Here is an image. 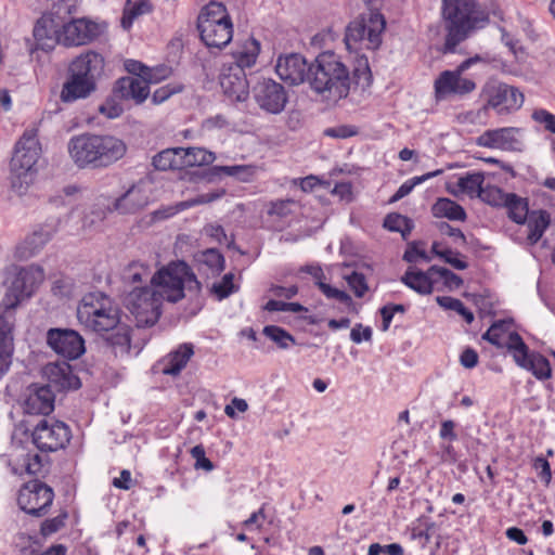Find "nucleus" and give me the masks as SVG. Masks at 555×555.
I'll return each instance as SVG.
<instances>
[{
  "instance_id": "obj_20",
  "label": "nucleus",
  "mask_w": 555,
  "mask_h": 555,
  "mask_svg": "<svg viewBox=\"0 0 555 555\" xmlns=\"http://www.w3.org/2000/svg\"><path fill=\"white\" fill-rule=\"evenodd\" d=\"M308 67L309 65L302 55L292 53L279 57L275 72L283 81L297 86L305 81L308 82Z\"/></svg>"
},
{
  "instance_id": "obj_25",
  "label": "nucleus",
  "mask_w": 555,
  "mask_h": 555,
  "mask_svg": "<svg viewBox=\"0 0 555 555\" xmlns=\"http://www.w3.org/2000/svg\"><path fill=\"white\" fill-rule=\"evenodd\" d=\"M201 40L209 49L221 50L228 46L233 37V24L230 22H221L215 25L208 24L205 27L197 28Z\"/></svg>"
},
{
  "instance_id": "obj_23",
  "label": "nucleus",
  "mask_w": 555,
  "mask_h": 555,
  "mask_svg": "<svg viewBox=\"0 0 555 555\" xmlns=\"http://www.w3.org/2000/svg\"><path fill=\"white\" fill-rule=\"evenodd\" d=\"M48 379L46 386L57 390L78 389L81 386L80 379L73 373L72 366L66 361L48 363L43 369Z\"/></svg>"
},
{
  "instance_id": "obj_64",
  "label": "nucleus",
  "mask_w": 555,
  "mask_h": 555,
  "mask_svg": "<svg viewBox=\"0 0 555 555\" xmlns=\"http://www.w3.org/2000/svg\"><path fill=\"white\" fill-rule=\"evenodd\" d=\"M380 553H386L388 555H403V547L398 543H391L385 546L377 543L370 545L369 555H378Z\"/></svg>"
},
{
  "instance_id": "obj_5",
  "label": "nucleus",
  "mask_w": 555,
  "mask_h": 555,
  "mask_svg": "<svg viewBox=\"0 0 555 555\" xmlns=\"http://www.w3.org/2000/svg\"><path fill=\"white\" fill-rule=\"evenodd\" d=\"M441 14L447 31L442 52L454 53L457 46L488 21L475 0H442Z\"/></svg>"
},
{
  "instance_id": "obj_39",
  "label": "nucleus",
  "mask_w": 555,
  "mask_h": 555,
  "mask_svg": "<svg viewBox=\"0 0 555 555\" xmlns=\"http://www.w3.org/2000/svg\"><path fill=\"white\" fill-rule=\"evenodd\" d=\"M214 176L225 175L235 177L242 182H248L255 175V167L250 165L215 166L211 168Z\"/></svg>"
},
{
  "instance_id": "obj_62",
  "label": "nucleus",
  "mask_w": 555,
  "mask_h": 555,
  "mask_svg": "<svg viewBox=\"0 0 555 555\" xmlns=\"http://www.w3.org/2000/svg\"><path fill=\"white\" fill-rule=\"evenodd\" d=\"M373 331L370 326H363L362 324H356L350 332V339L354 344H361L363 340H372Z\"/></svg>"
},
{
  "instance_id": "obj_38",
  "label": "nucleus",
  "mask_w": 555,
  "mask_h": 555,
  "mask_svg": "<svg viewBox=\"0 0 555 555\" xmlns=\"http://www.w3.org/2000/svg\"><path fill=\"white\" fill-rule=\"evenodd\" d=\"M383 225L388 231L401 233L404 240L411 234L414 227L410 218L397 212L388 214L384 219Z\"/></svg>"
},
{
  "instance_id": "obj_51",
  "label": "nucleus",
  "mask_w": 555,
  "mask_h": 555,
  "mask_svg": "<svg viewBox=\"0 0 555 555\" xmlns=\"http://www.w3.org/2000/svg\"><path fill=\"white\" fill-rule=\"evenodd\" d=\"M67 512H62L53 518L46 519L40 527V533L43 538L50 537L53 533L60 531L65 526L67 519Z\"/></svg>"
},
{
  "instance_id": "obj_60",
  "label": "nucleus",
  "mask_w": 555,
  "mask_h": 555,
  "mask_svg": "<svg viewBox=\"0 0 555 555\" xmlns=\"http://www.w3.org/2000/svg\"><path fill=\"white\" fill-rule=\"evenodd\" d=\"M324 134L335 139H347L358 134V129L354 126L340 125L325 129Z\"/></svg>"
},
{
  "instance_id": "obj_21",
  "label": "nucleus",
  "mask_w": 555,
  "mask_h": 555,
  "mask_svg": "<svg viewBox=\"0 0 555 555\" xmlns=\"http://www.w3.org/2000/svg\"><path fill=\"white\" fill-rule=\"evenodd\" d=\"M55 395L50 386L34 383L28 386L24 400V411L27 414L48 415L54 410Z\"/></svg>"
},
{
  "instance_id": "obj_7",
  "label": "nucleus",
  "mask_w": 555,
  "mask_h": 555,
  "mask_svg": "<svg viewBox=\"0 0 555 555\" xmlns=\"http://www.w3.org/2000/svg\"><path fill=\"white\" fill-rule=\"evenodd\" d=\"M81 325L96 333H108L120 321L119 309L101 292L86 294L77 308Z\"/></svg>"
},
{
  "instance_id": "obj_48",
  "label": "nucleus",
  "mask_w": 555,
  "mask_h": 555,
  "mask_svg": "<svg viewBox=\"0 0 555 555\" xmlns=\"http://www.w3.org/2000/svg\"><path fill=\"white\" fill-rule=\"evenodd\" d=\"M319 289L327 299L336 300L347 307L353 306L351 296L345 291L338 289L325 282L319 283Z\"/></svg>"
},
{
  "instance_id": "obj_9",
  "label": "nucleus",
  "mask_w": 555,
  "mask_h": 555,
  "mask_svg": "<svg viewBox=\"0 0 555 555\" xmlns=\"http://www.w3.org/2000/svg\"><path fill=\"white\" fill-rule=\"evenodd\" d=\"M73 10L75 5L69 0H61L53 5L51 12L37 20L33 30L35 44L29 49L31 53L36 50L50 52L60 43L61 24L65 14H72Z\"/></svg>"
},
{
  "instance_id": "obj_18",
  "label": "nucleus",
  "mask_w": 555,
  "mask_h": 555,
  "mask_svg": "<svg viewBox=\"0 0 555 555\" xmlns=\"http://www.w3.org/2000/svg\"><path fill=\"white\" fill-rule=\"evenodd\" d=\"M47 344L55 353L67 360L78 359L86 351L83 338L70 328H50L47 332Z\"/></svg>"
},
{
  "instance_id": "obj_15",
  "label": "nucleus",
  "mask_w": 555,
  "mask_h": 555,
  "mask_svg": "<svg viewBox=\"0 0 555 555\" xmlns=\"http://www.w3.org/2000/svg\"><path fill=\"white\" fill-rule=\"evenodd\" d=\"M54 500V491L47 483L34 479L25 483L17 496V503L22 511L35 517H42L48 512Z\"/></svg>"
},
{
  "instance_id": "obj_22",
  "label": "nucleus",
  "mask_w": 555,
  "mask_h": 555,
  "mask_svg": "<svg viewBox=\"0 0 555 555\" xmlns=\"http://www.w3.org/2000/svg\"><path fill=\"white\" fill-rule=\"evenodd\" d=\"M220 86L231 100L243 102L248 96L246 73L238 66H223L220 74Z\"/></svg>"
},
{
  "instance_id": "obj_14",
  "label": "nucleus",
  "mask_w": 555,
  "mask_h": 555,
  "mask_svg": "<svg viewBox=\"0 0 555 555\" xmlns=\"http://www.w3.org/2000/svg\"><path fill=\"white\" fill-rule=\"evenodd\" d=\"M30 437L41 452H54L69 443L72 431L64 422L42 418L35 426Z\"/></svg>"
},
{
  "instance_id": "obj_53",
  "label": "nucleus",
  "mask_w": 555,
  "mask_h": 555,
  "mask_svg": "<svg viewBox=\"0 0 555 555\" xmlns=\"http://www.w3.org/2000/svg\"><path fill=\"white\" fill-rule=\"evenodd\" d=\"M255 49L251 51H241L235 55V62L229 64L228 66H238L243 72L245 68H250L255 65L259 47L258 42L254 41Z\"/></svg>"
},
{
  "instance_id": "obj_8",
  "label": "nucleus",
  "mask_w": 555,
  "mask_h": 555,
  "mask_svg": "<svg viewBox=\"0 0 555 555\" xmlns=\"http://www.w3.org/2000/svg\"><path fill=\"white\" fill-rule=\"evenodd\" d=\"M43 280V271L40 268H21L16 270L9 281L8 291L0 304V320L10 317L12 323L15 321L14 310L24 297H30L37 286Z\"/></svg>"
},
{
  "instance_id": "obj_2",
  "label": "nucleus",
  "mask_w": 555,
  "mask_h": 555,
  "mask_svg": "<svg viewBox=\"0 0 555 555\" xmlns=\"http://www.w3.org/2000/svg\"><path fill=\"white\" fill-rule=\"evenodd\" d=\"M372 79L365 56H360L351 70L338 54L325 51L308 67L310 88L324 101L333 104L348 96L352 83L364 89L371 86Z\"/></svg>"
},
{
  "instance_id": "obj_50",
  "label": "nucleus",
  "mask_w": 555,
  "mask_h": 555,
  "mask_svg": "<svg viewBox=\"0 0 555 555\" xmlns=\"http://www.w3.org/2000/svg\"><path fill=\"white\" fill-rule=\"evenodd\" d=\"M509 193H504L498 186H487L483 188L479 197L487 204L491 206H503L505 205V199L507 198Z\"/></svg>"
},
{
  "instance_id": "obj_31",
  "label": "nucleus",
  "mask_w": 555,
  "mask_h": 555,
  "mask_svg": "<svg viewBox=\"0 0 555 555\" xmlns=\"http://www.w3.org/2000/svg\"><path fill=\"white\" fill-rule=\"evenodd\" d=\"M431 212L436 218H447L452 221H465L467 218L465 209L447 197L438 198L431 207Z\"/></svg>"
},
{
  "instance_id": "obj_40",
  "label": "nucleus",
  "mask_w": 555,
  "mask_h": 555,
  "mask_svg": "<svg viewBox=\"0 0 555 555\" xmlns=\"http://www.w3.org/2000/svg\"><path fill=\"white\" fill-rule=\"evenodd\" d=\"M442 172H443L442 169H437L435 171L427 172L423 176L413 177V178L406 180L404 183H402L399 186V189L396 191V193L390 197L389 203L392 204V203L400 201L401 198L408 196L416 185L427 181L428 179L437 177V176L441 175Z\"/></svg>"
},
{
  "instance_id": "obj_10",
  "label": "nucleus",
  "mask_w": 555,
  "mask_h": 555,
  "mask_svg": "<svg viewBox=\"0 0 555 555\" xmlns=\"http://www.w3.org/2000/svg\"><path fill=\"white\" fill-rule=\"evenodd\" d=\"M386 21L379 12H370L369 16H361L349 23L346 29L345 43L348 50L360 48L377 49L382 43V34Z\"/></svg>"
},
{
  "instance_id": "obj_33",
  "label": "nucleus",
  "mask_w": 555,
  "mask_h": 555,
  "mask_svg": "<svg viewBox=\"0 0 555 555\" xmlns=\"http://www.w3.org/2000/svg\"><path fill=\"white\" fill-rule=\"evenodd\" d=\"M182 169L188 167H202L214 163L216 156L202 147H180Z\"/></svg>"
},
{
  "instance_id": "obj_30",
  "label": "nucleus",
  "mask_w": 555,
  "mask_h": 555,
  "mask_svg": "<svg viewBox=\"0 0 555 555\" xmlns=\"http://www.w3.org/2000/svg\"><path fill=\"white\" fill-rule=\"evenodd\" d=\"M232 21L227 8L223 3L217 1H210L205 7L202 8L198 16H197V28L205 27V25L218 24L221 22H230Z\"/></svg>"
},
{
  "instance_id": "obj_56",
  "label": "nucleus",
  "mask_w": 555,
  "mask_h": 555,
  "mask_svg": "<svg viewBox=\"0 0 555 555\" xmlns=\"http://www.w3.org/2000/svg\"><path fill=\"white\" fill-rule=\"evenodd\" d=\"M191 455L196 461L195 468H202L206 472L214 469L212 462L206 457L205 449L202 444H197L191 449Z\"/></svg>"
},
{
  "instance_id": "obj_32",
  "label": "nucleus",
  "mask_w": 555,
  "mask_h": 555,
  "mask_svg": "<svg viewBox=\"0 0 555 555\" xmlns=\"http://www.w3.org/2000/svg\"><path fill=\"white\" fill-rule=\"evenodd\" d=\"M152 166L155 170H182L180 147L165 149L152 158Z\"/></svg>"
},
{
  "instance_id": "obj_41",
  "label": "nucleus",
  "mask_w": 555,
  "mask_h": 555,
  "mask_svg": "<svg viewBox=\"0 0 555 555\" xmlns=\"http://www.w3.org/2000/svg\"><path fill=\"white\" fill-rule=\"evenodd\" d=\"M59 218L49 219L39 230L27 236V244L31 245L36 240L39 238L37 248H42L59 231Z\"/></svg>"
},
{
  "instance_id": "obj_43",
  "label": "nucleus",
  "mask_w": 555,
  "mask_h": 555,
  "mask_svg": "<svg viewBox=\"0 0 555 555\" xmlns=\"http://www.w3.org/2000/svg\"><path fill=\"white\" fill-rule=\"evenodd\" d=\"M150 269L147 266L140 262L130 263L122 273V280L125 283L138 286L142 282L150 281Z\"/></svg>"
},
{
  "instance_id": "obj_17",
  "label": "nucleus",
  "mask_w": 555,
  "mask_h": 555,
  "mask_svg": "<svg viewBox=\"0 0 555 555\" xmlns=\"http://www.w3.org/2000/svg\"><path fill=\"white\" fill-rule=\"evenodd\" d=\"M254 99L267 113L280 114L284 111L288 96L285 88L271 78H262L253 88Z\"/></svg>"
},
{
  "instance_id": "obj_58",
  "label": "nucleus",
  "mask_w": 555,
  "mask_h": 555,
  "mask_svg": "<svg viewBox=\"0 0 555 555\" xmlns=\"http://www.w3.org/2000/svg\"><path fill=\"white\" fill-rule=\"evenodd\" d=\"M532 119L544 126L545 130L555 134V115L546 109H535Z\"/></svg>"
},
{
  "instance_id": "obj_52",
  "label": "nucleus",
  "mask_w": 555,
  "mask_h": 555,
  "mask_svg": "<svg viewBox=\"0 0 555 555\" xmlns=\"http://www.w3.org/2000/svg\"><path fill=\"white\" fill-rule=\"evenodd\" d=\"M346 282L352 289L358 298H362L369 289L365 275L363 273L353 271L351 274L345 276Z\"/></svg>"
},
{
  "instance_id": "obj_12",
  "label": "nucleus",
  "mask_w": 555,
  "mask_h": 555,
  "mask_svg": "<svg viewBox=\"0 0 555 555\" xmlns=\"http://www.w3.org/2000/svg\"><path fill=\"white\" fill-rule=\"evenodd\" d=\"M482 61L475 55L463 61L454 70H444L435 80V94L438 100H443L451 94L465 95L476 89V83L463 77V74L473 65Z\"/></svg>"
},
{
  "instance_id": "obj_55",
  "label": "nucleus",
  "mask_w": 555,
  "mask_h": 555,
  "mask_svg": "<svg viewBox=\"0 0 555 555\" xmlns=\"http://www.w3.org/2000/svg\"><path fill=\"white\" fill-rule=\"evenodd\" d=\"M437 228L441 234L453 237L455 244H460L463 246L467 244L466 236L461 229L453 228L446 221L438 222Z\"/></svg>"
},
{
  "instance_id": "obj_16",
  "label": "nucleus",
  "mask_w": 555,
  "mask_h": 555,
  "mask_svg": "<svg viewBox=\"0 0 555 555\" xmlns=\"http://www.w3.org/2000/svg\"><path fill=\"white\" fill-rule=\"evenodd\" d=\"M72 14H65L59 35L60 43L65 47H78L88 44L100 35L96 23L86 17L75 18Z\"/></svg>"
},
{
  "instance_id": "obj_13",
  "label": "nucleus",
  "mask_w": 555,
  "mask_h": 555,
  "mask_svg": "<svg viewBox=\"0 0 555 555\" xmlns=\"http://www.w3.org/2000/svg\"><path fill=\"white\" fill-rule=\"evenodd\" d=\"M506 348L519 367L531 372L538 379L551 377L548 360L538 352L530 351L517 332L508 334Z\"/></svg>"
},
{
  "instance_id": "obj_37",
  "label": "nucleus",
  "mask_w": 555,
  "mask_h": 555,
  "mask_svg": "<svg viewBox=\"0 0 555 555\" xmlns=\"http://www.w3.org/2000/svg\"><path fill=\"white\" fill-rule=\"evenodd\" d=\"M504 207L507 209L508 217L519 224H524L530 215L527 199L515 193L508 194Z\"/></svg>"
},
{
  "instance_id": "obj_44",
  "label": "nucleus",
  "mask_w": 555,
  "mask_h": 555,
  "mask_svg": "<svg viewBox=\"0 0 555 555\" xmlns=\"http://www.w3.org/2000/svg\"><path fill=\"white\" fill-rule=\"evenodd\" d=\"M485 181V176L482 172H473L467 173L464 177H461L457 181V186L462 192L468 195H480L483 190L482 184Z\"/></svg>"
},
{
  "instance_id": "obj_26",
  "label": "nucleus",
  "mask_w": 555,
  "mask_h": 555,
  "mask_svg": "<svg viewBox=\"0 0 555 555\" xmlns=\"http://www.w3.org/2000/svg\"><path fill=\"white\" fill-rule=\"evenodd\" d=\"M145 183L140 181L132 184L122 195L116 198L114 208L121 214H133L149 203V196L145 193Z\"/></svg>"
},
{
  "instance_id": "obj_47",
  "label": "nucleus",
  "mask_w": 555,
  "mask_h": 555,
  "mask_svg": "<svg viewBox=\"0 0 555 555\" xmlns=\"http://www.w3.org/2000/svg\"><path fill=\"white\" fill-rule=\"evenodd\" d=\"M201 262L207 266L212 273H220L224 269V257L216 248H209L202 253Z\"/></svg>"
},
{
  "instance_id": "obj_27",
  "label": "nucleus",
  "mask_w": 555,
  "mask_h": 555,
  "mask_svg": "<svg viewBox=\"0 0 555 555\" xmlns=\"http://www.w3.org/2000/svg\"><path fill=\"white\" fill-rule=\"evenodd\" d=\"M14 323L10 317L7 320H0V377L8 373L14 351L13 331Z\"/></svg>"
},
{
  "instance_id": "obj_63",
  "label": "nucleus",
  "mask_w": 555,
  "mask_h": 555,
  "mask_svg": "<svg viewBox=\"0 0 555 555\" xmlns=\"http://www.w3.org/2000/svg\"><path fill=\"white\" fill-rule=\"evenodd\" d=\"M456 423L452 420H444L440 424L439 437L443 441L454 442L457 440L455 433Z\"/></svg>"
},
{
  "instance_id": "obj_46",
  "label": "nucleus",
  "mask_w": 555,
  "mask_h": 555,
  "mask_svg": "<svg viewBox=\"0 0 555 555\" xmlns=\"http://www.w3.org/2000/svg\"><path fill=\"white\" fill-rule=\"evenodd\" d=\"M263 334L282 349H287L295 344V338L287 331L276 325L264 326Z\"/></svg>"
},
{
  "instance_id": "obj_49",
  "label": "nucleus",
  "mask_w": 555,
  "mask_h": 555,
  "mask_svg": "<svg viewBox=\"0 0 555 555\" xmlns=\"http://www.w3.org/2000/svg\"><path fill=\"white\" fill-rule=\"evenodd\" d=\"M234 274L227 273L223 275L220 282L214 283L211 286V293L216 295L219 300H222L229 297L232 293H234L237 288L233 283Z\"/></svg>"
},
{
  "instance_id": "obj_34",
  "label": "nucleus",
  "mask_w": 555,
  "mask_h": 555,
  "mask_svg": "<svg viewBox=\"0 0 555 555\" xmlns=\"http://www.w3.org/2000/svg\"><path fill=\"white\" fill-rule=\"evenodd\" d=\"M224 194H225V191L223 189L217 190L214 192L204 193V194H198L197 196H195L191 199L179 203L176 207H170L164 211H157V214H162L163 218H168V217L173 216L176 212H178L180 210L217 201V199L221 198Z\"/></svg>"
},
{
  "instance_id": "obj_54",
  "label": "nucleus",
  "mask_w": 555,
  "mask_h": 555,
  "mask_svg": "<svg viewBox=\"0 0 555 555\" xmlns=\"http://www.w3.org/2000/svg\"><path fill=\"white\" fill-rule=\"evenodd\" d=\"M429 273H436V276L442 279L448 287L459 288L463 284V280L460 275L443 267L431 266Z\"/></svg>"
},
{
  "instance_id": "obj_28",
  "label": "nucleus",
  "mask_w": 555,
  "mask_h": 555,
  "mask_svg": "<svg viewBox=\"0 0 555 555\" xmlns=\"http://www.w3.org/2000/svg\"><path fill=\"white\" fill-rule=\"evenodd\" d=\"M435 276L436 273H429V269L426 272L409 269L401 282L421 295H429L434 289Z\"/></svg>"
},
{
  "instance_id": "obj_4",
  "label": "nucleus",
  "mask_w": 555,
  "mask_h": 555,
  "mask_svg": "<svg viewBox=\"0 0 555 555\" xmlns=\"http://www.w3.org/2000/svg\"><path fill=\"white\" fill-rule=\"evenodd\" d=\"M104 66L103 55L93 50L76 56L68 65L60 100L63 103H74L89 98L98 89V80L103 75Z\"/></svg>"
},
{
  "instance_id": "obj_24",
  "label": "nucleus",
  "mask_w": 555,
  "mask_h": 555,
  "mask_svg": "<svg viewBox=\"0 0 555 555\" xmlns=\"http://www.w3.org/2000/svg\"><path fill=\"white\" fill-rule=\"evenodd\" d=\"M113 93L120 101H132L135 105H140L150 95V87L146 81L126 76L116 80Z\"/></svg>"
},
{
  "instance_id": "obj_29",
  "label": "nucleus",
  "mask_w": 555,
  "mask_h": 555,
  "mask_svg": "<svg viewBox=\"0 0 555 555\" xmlns=\"http://www.w3.org/2000/svg\"><path fill=\"white\" fill-rule=\"evenodd\" d=\"M194 354L192 344H182L175 351L170 352L164 361L165 366L163 373L166 375H178L188 364L191 357Z\"/></svg>"
},
{
  "instance_id": "obj_6",
  "label": "nucleus",
  "mask_w": 555,
  "mask_h": 555,
  "mask_svg": "<svg viewBox=\"0 0 555 555\" xmlns=\"http://www.w3.org/2000/svg\"><path fill=\"white\" fill-rule=\"evenodd\" d=\"M40 153L41 146L37 139V130H25L15 144L14 154L10 163L11 186L17 193L22 194L33 183Z\"/></svg>"
},
{
  "instance_id": "obj_19",
  "label": "nucleus",
  "mask_w": 555,
  "mask_h": 555,
  "mask_svg": "<svg viewBox=\"0 0 555 555\" xmlns=\"http://www.w3.org/2000/svg\"><path fill=\"white\" fill-rule=\"evenodd\" d=\"M520 131L519 128L515 127L487 130L478 138V144L503 151H521L524 144L519 138Z\"/></svg>"
},
{
  "instance_id": "obj_61",
  "label": "nucleus",
  "mask_w": 555,
  "mask_h": 555,
  "mask_svg": "<svg viewBox=\"0 0 555 555\" xmlns=\"http://www.w3.org/2000/svg\"><path fill=\"white\" fill-rule=\"evenodd\" d=\"M459 253L453 251L450 248H443V254H439V258L443 259L444 262L449 263L456 270H465L468 263L459 258Z\"/></svg>"
},
{
  "instance_id": "obj_42",
  "label": "nucleus",
  "mask_w": 555,
  "mask_h": 555,
  "mask_svg": "<svg viewBox=\"0 0 555 555\" xmlns=\"http://www.w3.org/2000/svg\"><path fill=\"white\" fill-rule=\"evenodd\" d=\"M152 10V5L146 0H140L135 3H131L130 0L127 1L124 15L121 18V26L125 29H129L133 23V21L145 13H150Z\"/></svg>"
},
{
  "instance_id": "obj_59",
  "label": "nucleus",
  "mask_w": 555,
  "mask_h": 555,
  "mask_svg": "<svg viewBox=\"0 0 555 555\" xmlns=\"http://www.w3.org/2000/svg\"><path fill=\"white\" fill-rule=\"evenodd\" d=\"M23 467L25 468V472L29 475L39 474L43 467L42 456L39 455L38 453H27L23 460Z\"/></svg>"
},
{
  "instance_id": "obj_35",
  "label": "nucleus",
  "mask_w": 555,
  "mask_h": 555,
  "mask_svg": "<svg viewBox=\"0 0 555 555\" xmlns=\"http://www.w3.org/2000/svg\"><path fill=\"white\" fill-rule=\"evenodd\" d=\"M108 334L105 337V340L107 345H109L114 352L117 354L119 353H128L130 350V328L126 324H121L120 322L116 327L112 328Z\"/></svg>"
},
{
  "instance_id": "obj_11",
  "label": "nucleus",
  "mask_w": 555,
  "mask_h": 555,
  "mask_svg": "<svg viewBox=\"0 0 555 555\" xmlns=\"http://www.w3.org/2000/svg\"><path fill=\"white\" fill-rule=\"evenodd\" d=\"M485 109H494L499 115L517 112L524 104V93L515 86L490 80L482 88Z\"/></svg>"
},
{
  "instance_id": "obj_3",
  "label": "nucleus",
  "mask_w": 555,
  "mask_h": 555,
  "mask_svg": "<svg viewBox=\"0 0 555 555\" xmlns=\"http://www.w3.org/2000/svg\"><path fill=\"white\" fill-rule=\"evenodd\" d=\"M67 150L78 168H105L124 157L125 142L114 135L82 133L69 139Z\"/></svg>"
},
{
  "instance_id": "obj_1",
  "label": "nucleus",
  "mask_w": 555,
  "mask_h": 555,
  "mask_svg": "<svg viewBox=\"0 0 555 555\" xmlns=\"http://www.w3.org/2000/svg\"><path fill=\"white\" fill-rule=\"evenodd\" d=\"M184 289L197 293L201 283L186 262L175 261L154 273L150 285L132 287L125 295L124 305L138 327H150L162 315L163 300L177 302L184 297Z\"/></svg>"
},
{
  "instance_id": "obj_36",
  "label": "nucleus",
  "mask_w": 555,
  "mask_h": 555,
  "mask_svg": "<svg viewBox=\"0 0 555 555\" xmlns=\"http://www.w3.org/2000/svg\"><path fill=\"white\" fill-rule=\"evenodd\" d=\"M526 222L529 229L528 240L531 244H535L550 224V215L545 210L532 211Z\"/></svg>"
},
{
  "instance_id": "obj_57",
  "label": "nucleus",
  "mask_w": 555,
  "mask_h": 555,
  "mask_svg": "<svg viewBox=\"0 0 555 555\" xmlns=\"http://www.w3.org/2000/svg\"><path fill=\"white\" fill-rule=\"evenodd\" d=\"M117 100L118 99L115 98L114 94L111 98H107L100 106V112L108 118L119 117L124 112V107Z\"/></svg>"
},
{
  "instance_id": "obj_45",
  "label": "nucleus",
  "mask_w": 555,
  "mask_h": 555,
  "mask_svg": "<svg viewBox=\"0 0 555 555\" xmlns=\"http://www.w3.org/2000/svg\"><path fill=\"white\" fill-rule=\"evenodd\" d=\"M508 327V322L504 320L496 321L482 334V339L498 348L506 347L507 341H503V337L507 333Z\"/></svg>"
}]
</instances>
